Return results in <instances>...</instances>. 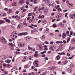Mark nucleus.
<instances>
[{
  "label": "nucleus",
  "mask_w": 75,
  "mask_h": 75,
  "mask_svg": "<svg viewBox=\"0 0 75 75\" xmlns=\"http://www.w3.org/2000/svg\"><path fill=\"white\" fill-rule=\"evenodd\" d=\"M11 37H12V38H13L12 39V40L13 41V40H14V38H17V32H13L11 34Z\"/></svg>",
  "instance_id": "1"
},
{
  "label": "nucleus",
  "mask_w": 75,
  "mask_h": 75,
  "mask_svg": "<svg viewBox=\"0 0 75 75\" xmlns=\"http://www.w3.org/2000/svg\"><path fill=\"white\" fill-rule=\"evenodd\" d=\"M0 41L1 42L3 43V44L6 43V40L3 37L0 38Z\"/></svg>",
  "instance_id": "2"
},
{
  "label": "nucleus",
  "mask_w": 75,
  "mask_h": 75,
  "mask_svg": "<svg viewBox=\"0 0 75 75\" xmlns=\"http://www.w3.org/2000/svg\"><path fill=\"white\" fill-rule=\"evenodd\" d=\"M38 61L36 60H35L33 64L36 67H40V65L38 64Z\"/></svg>",
  "instance_id": "3"
},
{
  "label": "nucleus",
  "mask_w": 75,
  "mask_h": 75,
  "mask_svg": "<svg viewBox=\"0 0 75 75\" xmlns=\"http://www.w3.org/2000/svg\"><path fill=\"white\" fill-rule=\"evenodd\" d=\"M55 48H56V46L53 45H52L50 47L49 49L50 50H51V51H53V50H55Z\"/></svg>",
  "instance_id": "4"
},
{
  "label": "nucleus",
  "mask_w": 75,
  "mask_h": 75,
  "mask_svg": "<svg viewBox=\"0 0 75 75\" xmlns=\"http://www.w3.org/2000/svg\"><path fill=\"white\" fill-rule=\"evenodd\" d=\"M28 34V33L27 32H22L21 33H20L19 34H18V35H27Z\"/></svg>",
  "instance_id": "5"
},
{
  "label": "nucleus",
  "mask_w": 75,
  "mask_h": 75,
  "mask_svg": "<svg viewBox=\"0 0 75 75\" xmlns=\"http://www.w3.org/2000/svg\"><path fill=\"white\" fill-rule=\"evenodd\" d=\"M69 17L71 19H74L75 18V13L70 15Z\"/></svg>",
  "instance_id": "6"
},
{
  "label": "nucleus",
  "mask_w": 75,
  "mask_h": 75,
  "mask_svg": "<svg viewBox=\"0 0 75 75\" xmlns=\"http://www.w3.org/2000/svg\"><path fill=\"white\" fill-rule=\"evenodd\" d=\"M25 0H19V1L18 4H20V5H22L23 4H24Z\"/></svg>",
  "instance_id": "7"
},
{
  "label": "nucleus",
  "mask_w": 75,
  "mask_h": 75,
  "mask_svg": "<svg viewBox=\"0 0 75 75\" xmlns=\"http://www.w3.org/2000/svg\"><path fill=\"white\" fill-rule=\"evenodd\" d=\"M25 45V44L24 43H21L18 44L19 47H24Z\"/></svg>",
  "instance_id": "8"
},
{
  "label": "nucleus",
  "mask_w": 75,
  "mask_h": 75,
  "mask_svg": "<svg viewBox=\"0 0 75 75\" xmlns=\"http://www.w3.org/2000/svg\"><path fill=\"white\" fill-rule=\"evenodd\" d=\"M43 11L44 14H47V13L48 11V9H47V8H46Z\"/></svg>",
  "instance_id": "9"
},
{
  "label": "nucleus",
  "mask_w": 75,
  "mask_h": 75,
  "mask_svg": "<svg viewBox=\"0 0 75 75\" xmlns=\"http://www.w3.org/2000/svg\"><path fill=\"white\" fill-rule=\"evenodd\" d=\"M27 59H28V57L26 56H25L22 60V62H25V61L27 60Z\"/></svg>",
  "instance_id": "10"
},
{
  "label": "nucleus",
  "mask_w": 75,
  "mask_h": 75,
  "mask_svg": "<svg viewBox=\"0 0 75 75\" xmlns=\"http://www.w3.org/2000/svg\"><path fill=\"white\" fill-rule=\"evenodd\" d=\"M23 27V26L22 24H20L18 26L17 28L18 29H20V28H21Z\"/></svg>",
  "instance_id": "11"
},
{
  "label": "nucleus",
  "mask_w": 75,
  "mask_h": 75,
  "mask_svg": "<svg viewBox=\"0 0 75 75\" xmlns=\"http://www.w3.org/2000/svg\"><path fill=\"white\" fill-rule=\"evenodd\" d=\"M67 6L68 7L70 8V7H73L74 6V4H71L68 3L67 4Z\"/></svg>",
  "instance_id": "12"
},
{
  "label": "nucleus",
  "mask_w": 75,
  "mask_h": 75,
  "mask_svg": "<svg viewBox=\"0 0 75 75\" xmlns=\"http://www.w3.org/2000/svg\"><path fill=\"white\" fill-rule=\"evenodd\" d=\"M48 69H49V70H52L53 69H55V67H48Z\"/></svg>",
  "instance_id": "13"
},
{
  "label": "nucleus",
  "mask_w": 75,
  "mask_h": 75,
  "mask_svg": "<svg viewBox=\"0 0 75 75\" xmlns=\"http://www.w3.org/2000/svg\"><path fill=\"white\" fill-rule=\"evenodd\" d=\"M67 35V34H66L65 33H63L62 34V38L63 39L65 38L66 37V35Z\"/></svg>",
  "instance_id": "14"
},
{
  "label": "nucleus",
  "mask_w": 75,
  "mask_h": 75,
  "mask_svg": "<svg viewBox=\"0 0 75 75\" xmlns=\"http://www.w3.org/2000/svg\"><path fill=\"white\" fill-rule=\"evenodd\" d=\"M16 70H17V69L16 68H16L13 67L11 69V72H13V71H16Z\"/></svg>",
  "instance_id": "15"
},
{
  "label": "nucleus",
  "mask_w": 75,
  "mask_h": 75,
  "mask_svg": "<svg viewBox=\"0 0 75 75\" xmlns=\"http://www.w3.org/2000/svg\"><path fill=\"white\" fill-rule=\"evenodd\" d=\"M56 58L57 60H59L61 58V56L59 55H58L56 57Z\"/></svg>",
  "instance_id": "16"
},
{
  "label": "nucleus",
  "mask_w": 75,
  "mask_h": 75,
  "mask_svg": "<svg viewBox=\"0 0 75 75\" xmlns=\"http://www.w3.org/2000/svg\"><path fill=\"white\" fill-rule=\"evenodd\" d=\"M43 48V47L41 45H40L39 46V50H42Z\"/></svg>",
  "instance_id": "17"
},
{
  "label": "nucleus",
  "mask_w": 75,
  "mask_h": 75,
  "mask_svg": "<svg viewBox=\"0 0 75 75\" xmlns=\"http://www.w3.org/2000/svg\"><path fill=\"white\" fill-rule=\"evenodd\" d=\"M5 62H7V63H8V64H9V63L11 62V60H10V59H7L6 60Z\"/></svg>",
  "instance_id": "18"
},
{
  "label": "nucleus",
  "mask_w": 75,
  "mask_h": 75,
  "mask_svg": "<svg viewBox=\"0 0 75 75\" xmlns=\"http://www.w3.org/2000/svg\"><path fill=\"white\" fill-rule=\"evenodd\" d=\"M42 23L46 24V23H47V21H46V20H44L42 21Z\"/></svg>",
  "instance_id": "19"
},
{
  "label": "nucleus",
  "mask_w": 75,
  "mask_h": 75,
  "mask_svg": "<svg viewBox=\"0 0 75 75\" xmlns=\"http://www.w3.org/2000/svg\"><path fill=\"white\" fill-rule=\"evenodd\" d=\"M63 62L64 63V65H65V64H67V63H68V62L67 60H65V61H63Z\"/></svg>",
  "instance_id": "20"
},
{
  "label": "nucleus",
  "mask_w": 75,
  "mask_h": 75,
  "mask_svg": "<svg viewBox=\"0 0 75 75\" xmlns=\"http://www.w3.org/2000/svg\"><path fill=\"white\" fill-rule=\"evenodd\" d=\"M12 6H17V4H16V2H13V4H12Z\"/></svg>",
  "instance_id": "21"
},
{
  "label": "nucleus",
  "mask_w": 75,
  "mask_h": 75,
  "mask_svg": "<svg viewBox=\"0 0 75 75\" xmlns=\"http://www.w3.org/2000/svg\"><path fill=\"white\" fill-rule=\"evenodd\" d=\"M58 54L59 55H64V54H65V53L62 52L61 53H58Z\"/></svg>",
  "instance_id": "22"
},
{
  "label": "nucleus",
  "mask_w": 75,
  "mask_h": 75,
  "mask_svg": "<svg viewBox=\"0 0 75 75\" xmlns=\"http://www.w3.org/2000/svg\"><path fill=\"white\" fill-rule=\"evenodd\" d=\"M72 42L73 44H75V39H74L72 40L71 41Z\"/></svg>",
  "instance_id": "23"
},
{
  "label": "nucleus",
  "mask_w": 75,
  "mask_h": 75,
  "mask_svg": "<svg viewBox=\"0 0 75 75\" xmlns=\"http://www.w3.org/2000/svg\"><path fill=\"white\" fill-rule=\"evenodd\" d=\"M23 25H25V27H27V24L23 22Z\"/></svg>",
  "instance_id": "24"
},
{
  "label": "nucleus",
  "mask_w": 75,
  "mask_h": 75,
  "mask_svg": "<svg viewBox=\"0 0 75 75\" xmlns=\"http://www.w3.org/2000/svg\"><path fill=\"white\" fill-rule=\"evenodd\" d=\"M52 26L53 27H54L55 28V27H57V25L55 23H54L53 25Z\"/></svg>",
  "instance_id": "25"
},
{
  "label": "nucleus",
  "mask_w": 75,
  "mask_h": 75,
  "mask_svg": "<svg viewBox=\"0 0 75 75\" xmlns=\"http://www.w3.org/2000/svg\"><path fill=\"white\" fill-rule=\"evenodd\" d=\"M28 49L29 50H32V47L30 46H28Z\"/></svg>",
  "instance_id": "26"
},
{
  "label": "nucleus",
  "mask_w": 75,
  "mask_h": 75,
  "mask_svg": "<svg viewBox=\"0 0 75 75\" xmlns=\"http://www.w3.org/2000/svg\"><path fill=\"white\" fill-rule=\"evenodd\" d=\"M57 9V10H58V11H62V9H61L60 8H56Z\"/></svg>",
  "instance_id": "27"
},
{
  "label": "nucleus",
  "mask_w": 75,
  "mask_h": 75,
  "mask_svg": "<svg viewBox=\"0 0 75 75\" xmlns=\"http://www.w3.org/2000/svg\"><path fill=\"white\" fill-rule=\"evenodd\" d=\"M6 22H8V23H10V20L9 19H7L6 21Z\"/></svg>",
  "instance_id": "28"
},
{
  "label": "nucleus",
  "mask_w": 75,
  "mask_h": 75,
  "mask_svg": "<svg viewBox=\"0 0 75 75\" xmlns=\"http://www.w3.org/2000/svg\"><path fill=\"white\" fill-rule=\"evenodd\" d=\"M35 32V30H33L31 31V33H34Z\"/></svg>",
  "instance_id": "29"
},
{
  "label": "nucleus",
  "mask_w": 75,
  "mask_h": 75,
  "mask_svg": "<svg viewBox=\"0 0 75 75\" xmlns=\"http://www.w3.org/2000/svg\"><path fill=\"white\" fill-rule=\"evenodd\" d=\"M59 16V17L60 18L61 16H62V14L61 13H58L57 14Z\"/></svg>",
  "instance_id": "30"
},
{
  "label": "nucleus",
  "mask_w": 75,
  "mask_h": 75,
  "mask_svg": "<svg viewBox=\"0 0 75 75\" xmlns=\"http://www.w3.org/2000/svg\"><path fill=\"white\" fill-rule=\"evenodd\" d=\"M28 75H35V74L33 72L32 73H29Z\"/></svg>",
  "instance_id": "31"
},
{
  "label": "nucleus",
  "mask_w": 75,
  "mask_h": 75,
  "mask_svg": "<svg viewBox=\"0 0 75 75\" xmlns=\"http://www.w3.org/2000/svg\"><path fill=\"white\" fill-rule=\"evenodd\" d=\"M43 0L44 1H46L45 2L46 3H49V0Z\"/></svg>",
  "instance_id": "32"
},
{
  "label": "nucleus",
  "mask_w": 75,
  "mask_h": 75,
  "mask_svg": "<svg viewBox=\"0 0 75 75\" xmlns=\"http://www.w3.org/2000/svg\"><path fill=\"white\" fill-rule=\"evenodd\" d=\"M59 50H62V46H60L59 47Z\"/></svg>",
  "instance_id": "33"
},
{
  "label": "nucleus",
  "mask_w": 75,
  "mask_h": 75,
  "mask_svg": "<svg viewBox=\"0 0 75 75\" xmlns=\"http://www.w3.org/2000/svg\"><path fill=\"white\" fill-rule=\"evenodd\" d=\"M37 54H38V51L35 52V54H34V55H35V56H37Z\"/></svg>",
  "instance_id": "34"
},
{
  "label": "nucleus",
  "mask_w": 75,
  "mask_h": 75,
  "mask_svg": "<svg viewBox=\"0 0 75 75\" xmlns=\"http://www.w3.org/2000/svg\"><path fill=\"white\" fill-rule=\"evenodd\" d=\"M11 11H12V10H11V9H9L8 11V14L9 13H11Z\"/></svg>",
  "instance_id": "35"
},
{
  "label": "nucleus",
  "mask_w": 75,
  "mask_h": 75,
  "mask_svg": "<svg viewBox=\"0 0 75 75\" xmlns=\"http://www.w3.org/2000/svg\"><path fill=\"white\" fill-rule=\"evenodd\" d=\"M32 14V13H30L28 14V17H30L31 16V14Z\"/></svg>",
  "instance_id": "36"
},
{
  "label": "nucleus",
  "mask_w": 75,
  "mask_h": 75,
  "mask_svg": "<svg viewBox=\"0 0 75 75\" xmlns=\"http://www.w3.org/2000/svg\"><path fill=\"white\" fill-rule=\"evenodd\" d=\"M4 74H5V75H8V72L7 71H4Z\"/></svg>",
  "instance_id": "37"
},
{
  "label": "nucleus",
  "mask_w": 75,
  "mask_h": 75,
  "mask_svg": "<svg viewBox=\"0 0 75 75\" xmlns=\"http://www.w3.org/2000/svg\"><path fill=\"white\" fill-rule=\"evenodd\" d=\"M33 21L32 20V19H30L29 21V23H32V22H33Z\"/></svg>",
  "instance_id": "38"
},
{
  "label": "nucleus",
  "mask_w": 75,
  "mask_h": 75,
  "mask_svg": "<svg viewBox=\"0 0 75 75\" xmlns=\"http://www.w3.org/2000/svg\"><path fill=\"white\" fill-rule=\"evenodd\" d=\"M60 26L61 27H64V25L63 24H60Z\"/></svg>",
  "instance_id": "39"
},
{
  "label": "nucleus",
  "mask_w": 75,
  "mask_h": 75,
  "mask_svg": "<svg viewBox=\"0 0 75 75\" xmlns=\"http://www.w3.org/2000/svg\"><path fill=\"white\" fill-rule=\"evenodd\" d=\"M30 39V38L28 37H27L25 38L26 40H28V39Z\"/></svg>",
  "instance_id": "40"
},
{
  "label": "nucleus",
  "mask_w": 75,
  "mask_h": 75,
  "mask_svg": "<svg viewBox=\"0 0 75 75\" xmlns=\"http://www.w3.org/2000/svg\"><path fill=\"white\" fill-rule=\"evenodd\" d=\"M4 10H5V11H8V8H5L4 9Z\"/></svg>",
  "instance_id": "41"
},
{
  "label": "nucleus",
  "mask_w": 75,
  "mask_h": 75,
  "mask_svg": "<svg viewBox=\"0 0 75 75\" xmlns=\"http://www.w3.org/2000/svg\"><path fill=\"white\" fill-rule=\"evenodd\" d=\"M38 8V6H36V7L35 8V9H34V11H36L37 10V8Z\"/></svg>",
  "instance_id": "42"
},
{
  "label": "nucleus",
  "mask_w": 75,
  "mask_h": 75,
  "mask_svg": "<svg viewBox=\"0 0 75 75\" xmlns=\"http://www.w3.org/2000/svg\"><path fill=\"white\" fill-rule=\"evenodd\" d=\"M69 40H70V37L68 38V39H67V42H68L69 41Z\"/></svg>",
  "instance_id": "43"
},
{
  "label": "nucleus",
  "mask_w": 75,
  "mask_h": 75,
  "mask_svg": "<svg viewBox=\"0 0 75 75\" xmlns=\"http://www.w3.org/2000/svg\"><path fill=\"white\" fill-rule=\"evenodd\" d=\"M16 54H20V52H16Z\"/></svg>",
  "instance_id": "44"
},
{
  "label": "nucleus",
  "mask_w": 75,
  "mask_h": 75,
  "mask_svg": "<svg viewBox=\"0 0 75 75\" xmlns=\"http://www.w3.org/2000/svg\"><path fill=\"white\" fill-rule=\"evenodd\" d=\"M19 13H20V11H17L15 13L16 14H18Z\"/></svg>",
  "instance_id": "45"
},
{
  "label": "nucleus",
  "mask_w": 75,
  "mask_h": 75,
  "mask_svg": "<svg viewBox=\"0 0 75 75\" xmlns=\"http://www.w3.org/2000/svg\"><path fill=\"white\" fill-rule=\"evenodd\" d=\"M56 20V19L55 18L54 19L52 20V22H54V21H55Z\"/></svg>",
  "instance_id": "46"
},
{
  "label": "nucleus",
  "mask_w": 75,
  "mask_h": 75,
  "mask_svg": "<svg viewBox=\"0 0 75 75\" xmlns=\"http://www.w3.org/2000/svg\"><path fill=\"white\" fill-rule=\"evenodd\" d=\"M66 33L67 34H68L69 35V31H67L66 32Z\"/></svg>",
  "instance_id": "47"
},
{
  "label": "nucleus",
  "mask_w": 75,
  "mask_h": 75,
  "mask_svg": "<svg viewBox=\"0 0 75 75\" xmlns=\"http://www.w3.org/2000/svg\"><path fill=\"white\" fill-rule=\"evenodd\" d=\"M70 35H72V34H73V32H72V31H70Z\"/></svg>",
  "instance_id": "48"
},
{
  "label": "nucleus",
  "mask_w": 75,
  "mask_h": 75,
  "mask_svg": "<svg viewBox=\"0 0 75 75\" xmlns=\"http://www.w3.org/2000/svg\"><path fill=\"white\" fill-rule=\"evenodd\" d=\"M63 43L64 44H66L67 43V41L65 40H64L63 41Z\"/></svg>",
  "instance_id": "49"
},
{
  "label": "nucleus",
  "mask_w": 75,
  "mask_h": 75,
  "mask_svg": "<svg viewBox=\"0 0 75 75\" xmlns=\"http://www.w3.org/2000/svg\"><path fill=\"white\" fill-rule=\"evenodd\" d=\"M56 2L58 4H59V1H57Z\"/></svg>",
  "instance_id": "50"
},
{
  "label": "nucleus",
  "mask_w": 75,
  "mask_h": 75,
  "mask_svg": "<svg viewBox=\"0 0 75 75\" xmlns=\"http://www.w3.org/2000/svg\"><path fill=\"white\" fill-rule=\"evenodd\" d=\"M42 38L43 39H44V38H45V36L44 35H43L42 37Z\"/></svg>",
  "instance_id": "51"
},
{
  "label": "nucleus",
  "mask_w": 75,
  "mask_h": 75,
  "mask_svg": "<svg viewBox=\"0 0 75 75\" xmlns=\"http://www.w3.org/2000/svg\"><path fill=\"white\" fill-rule=\"evenodd\" d=\"M26 11V9H24L22 11V12L23 13V12H24Z\"/></svg>",
  "instance_id": "52"
},
{
  "label": "nucleus",
  "mask_w": 75,
  "mask_h": 75,
  "mask_svg": "<svg viewBox=\"0 0 75 75\" xmlns=\"http://www.w3.org/2000/svg\"><path fill=\"white\" fill-rule=\"evenodd\" d=\"M0 22H1V23H2V24H3V23H4V21H3L1 20L0 21Z\"/></svg>",
  "instance_id": "53"
},
{
  "label": "nucleus",
  "mask_w": 75,
  "mask_h": 75,
  "mask_svg": "<svg viewBox=\"0 0 75 75\" xmlns=\"http://www.w3.org/2000/svg\"><path fill=\"white\" fill-rule=\"evenodd\" d=\"M38 18H40V19L42 18L41 16V15H39L38 17Z\"/></svg>",
  "instance_id": "54"
},
{
  "label": "nucleus",
  "mask_w": 75,
  "mask_h": 75,
  "mask_svg": "<svg viewBox=\"0 0 75 75\" xmlns=\"http://www.w3.org/2000/svg\"><path fill=\"white\" fill-rule=\"evenodd\" d=\"M50 44H54V42L53 41L50 42Z\"/></svg>",
  "instance_id": "55"
},
{
  "label": "nucleus",
  "mask_w": 75,
  "mask_h": 75,
  "mask_svg": "<svg viewBox=\"0 0 75 75\" xmlns=\"http://www.w3.org/2000/svg\"><path fill=\"white\" fill-rule=\"evenodd\" d=\"M45 16H44V15H43L42 16H41V17H42V18H44V17Z\"/></svg>",
  "instance_id": "56"
},
{
  "label": "nucleus",
  "mask_w": 75,
  "mask_h": 75,
  "mask_svg": "<svg viewBox=\"0 0 75 75\" xmlns=\"http://www.w3.org/2000/svg\"><path fill=\"white\" fill-rule=\"evenodd\" d=\"M48 54H51V53L52 52L51 51H49L48 52Z\"/></svg>",
  "instance_id": "57"
},
{
  "label": "nucleus",
  "mask_w": 75,
  "mask_h": 75,
  "mask_svg": "<svg viewBox=\"0 0 75 75\" xmlns=\"http://www.w3.org/2000/svg\"><path fill=\"white\" fill-rule=\"evenodd\" d=\"M12 18H16V16H12Z\"/></svg>",
  "instance_id": "58"
},
{
  "label": "nucleus",
  "mask_w": 75,
  "mask_h": 75,
  "mask_svg": "<svg viewBox=\"0 0 75 75\" xmlns=\"http://www.w3.org/2000/svg\"><path fill=\"white\" fill-rule=\"evenodd\" d=\"M55 31L56 32V33H58V32H59V31L58 30H56Z\"/></svg>",
  "instance_id": "59"
},
{
  "label": "nucleus",
  "mask_w": 75,
  "mask_h": 75,
  "mask_svg": "<svg viewBox=\"0 0 75 75\" xmlns=\"http://www.w3.org/2000/svg\"><path fill=\"white\" fill-rule=\"evenodd\" d=\"M45 59V60H48V58L46 57H45L44 58Z\"/></svg>",
  "instance_id": "60"
},
{
  "label": "nucleus",
  "mask_w": 75,
  "mask_h": 75,
  "mask_svg": "<svg viewBox=\"0 0 75 75\" xmlns=\"http://www.w3.org/2000/svg\"><path fill=\"white\" fill-rule=\"evenodd\" d=\"M54 13H52L51 14V16H54Z\"/></svg>",
  "instance_id": "61"
},
{
  "label": "nucleus",
  "mask_w": 75,
  "mask_h": 75,
  "mask_svg": "<svg viewBox=\"0 0 75 75\" xmlns=\"http://www.w3.org/2000/svg\"><path fill=\"white\" fill-rule=\"evenodd\" d=\"M32 50L33 51H35V48H33Z\"/></svg>",
  "instance_id": "62"
},
{
  "label": "nucleus",
  "mask_w": 75,
  "mask_h": 75,
  "mask_svg": "<svg viewBox=\"0 0 75 75\" xmlns=\"http://www.w3.org/2000/svg\"><path fill=\"white\" fill-rule=\"evenodd\" d=\"M6 15H7V14H6V13H5L3 14L4 16H6Z\"/></svg>",
  "instance_id": "63"
},
{
  "label": "nucleus",
  "mask_w": 75,
  "mask_h": 75,
  "mask_svg": "<svg viewBox=\"0 0 75 75\" xmlns=\"http://www.w3.org/2000/svg\"><path fill=\"white\" fill-rule=\"evenodd\" d=\"M63 23H66V21L65 20H64L63 21Z\"/></svg>",
  "instance_id": "64"
}]
</instances>
